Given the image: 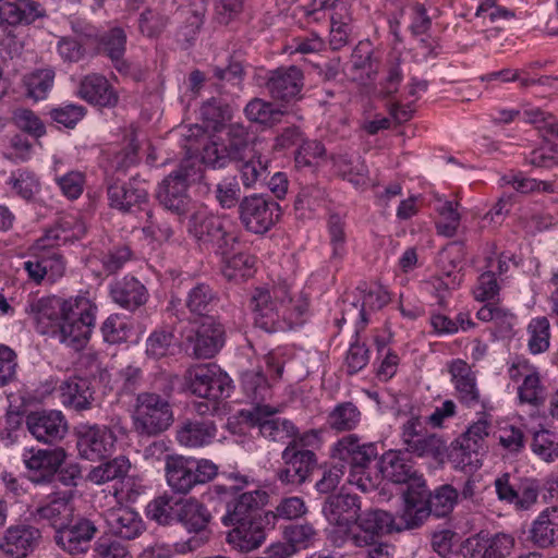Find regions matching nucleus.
<instances>
[{
    "label": "nucleus",
    "instance_id": "obj_33",
    "mask_svg": "<svg viewBox=\"0 0 558 558\" xmlns=\"http://www.w3.org/2000/svg\"><path fill=\"white\" fill-rule=\"evenodd\" d=\"M35 515L39 520L49 522L56 531L73 521L74 506L72 494L68 492L49 495L45 501L37 507Z\"/></svg>",
    "mask_w": 558,
    "mask_h": 558
},
{
    "label": "nucleus",
    "instance_id": "obj_44",
    "mask_svg": "<svg viewBox=\"0 0 558 558\" xmlns=\"http://www.w3.org/2000/svg\"><path fill=\"white\" fill-rule=\"evenodd\" d=\"M558 521V507H549L542 511L530 529V541L541 548H546L554 543L555 529Z\"/></svg>",
    "mask_w": 558,
    "mask_h": 558
},
{
    "label": "nucleus",
    "instance_id": "obj_4",
    "mask_svg": "<svg viewBox=\"0 0 558 558\" xmlns=\"http://www.w3.org/2000/svg\"><path fill=\"white\" fill-rule=\"evenodd\" d=\"M248 129L242 123H231L227 126L225 136L217 137L203 148L202 160L205 165L221 169L230 162L244 161L252 146Z\"/></svg>",
    "mask_w": 558,
    "mask_h": 558
},
{
    "label": "nucleus",
    "instance_id": "obj_51",
    "mask_svg": "<svg viewBox=\"0 0 558 558\" xmlns=\"http://www.w3.org/2000/svg\"><path fill=\"white\" fill-rule=\"evenodd\" d=\"M7 184L13 194L25 201H31L40 191L39 178L27 169H17L11 172Z\"/></svg>",
    "mask_w": 558,
    "mask_h": 558
},
{
    "label": "nucleus",
    "instance_id": "obj_14",
    "mask_svg": "<svg viewBox=\"0 0 558 558\" xmlns=\"http://www.w3.org/2000/svg\"><path fill=\"white\" fill-rule=\"evenodd\" d=\"M515 546V539L505 532H480L465 538L460 551L463 558H507Z\"/></svg>",
    "mask_w": 558,
    "mask_h": 558
},
{
    "label": "nucleus",
    "instance_id": "obj_2",
    "mask_svg": "<svg viewBox=\"0 0 558 558\" xmlns=\"http://www.w3.org/2000/svg\"><path fill=\"white\" fill-rule=\"evenodd\" d=\"M331 456L349 469L350 484L364 493L376 487L371 476V465L378 457V447L375 442L364 441L357 435L349 434L335 442Z\"/></svg>",
    "mask_w": 558,
    "mask_h": 558
},
{
    "label": "nucleus",
    "instance_id": "obj_7",
    "mask_svg": "<svg viewBox=\"0 0 558 558\" xmlns=\"http://www.w3.org/2000/svg\"><path fill=\"white\" fill-rule=\"evenodd\" d=\"M95 313L96 306L88 299L75 298L53 338L76 351L82 350L95 325Z\"/></svg>",
    "mask_w": 558,
    "mask_h": 558
},
{
    "label": "nucleus",
    "instance_id": "obj_56",
    "mask_svg": "<svg viewBox=\"0 0 558 558\" xmlns=\"http://www.w3.org/2000/svg\"><path fill=\"white\" fill-rule=\"evenodd\" d=\"M335 166L344 179L355 185L363 183L368 172L367 166L359 156H339Z\"/></svg>",
    "mask_w": 558,
    "mask_h": 558
},
{
    "label": "nucleus",
    "instance_id": "obj_46",
    "mask_svg": "<svg viewBox=\"0 0 558 558\" xmlns=\"http://www.w3.org/2000/svg\"><path fill=\"white\" fill-rule=\"evenodd\" d=\"M458 497V490L449 484L441 485L433 494L427 492L425 505L427 506L428 513L437 518L448 515L457 505Z\"/></svg>",
    "mask_w": 558,
    "mask_h": 558
},
{
    "label": "nucleus",
    "instance_id": "obj_32",
    "mask_svg": "<svg viewBox=\"0 0 558 558\" xmlns=\"http://www.w3.org/2000/svg\"><path fill=\"white\" fill-rule=\"evenodd\" d=\"M218 428L213 420L186 418L177 428V440L186 448H203L217 438Z\"/></svg>",
    "mask_w": 558,
    "mask_h": 558
},
{
    "label": "nucleus",
    "instance_id": "obj_52",
    "mask_svg": "<svg viewBox=\"0 0 558 558\" xmlns=\"http://www.w3.org/2000/svg\"><path fill=\"white\" fill-rule=\"evenodd\" d=\"M241 383L244 393L255 407L264 405L263 402L270 397V386L262 371L244 372Z\"/></svg>",
    "mask_w": 558,
    "mask_h": 558
},
{
    "label": "nucleus",
    "instance_id": "obj_20",
    "mask_svg": "<svg viewBox=\"0 0 558 558\" xmlns=\"http://www.w3.org/2000/svg\"><path fill=\"white\" fill-rule=\"evenodd\" d=\"M265 86L272 99L290 102L301 97L304 75L296 65L279 66L268 72Z\"/></svg>",
    "mask_w": 558,
    "mask_h": 558
},
{
    "label": "nucleus",
    "instance_id": "obj_48",
    "mask_svg": "<svg viewBox=\"0 0 558 558\" xmlns=\"http://www.w3.org/2000/svg\"><path fill=\"white\" fill-rule=\"evenodd\" d=\"M130 468V460L124 456H119L92 469L88 474V480L96 485H101L114 480H122L126 476Z\"/></svg>",
    "mask_w": 558,
    "mask_h": 558
},
{
    "label": "nucleus",
    "instance_id": "obj_47",
    "mask_svg": "<svg viewBox=\"0 0 558 558\" xmlns=\"http://www.w3.org/2000/svg\"><path fill=\"white\" fill-rule=\"evenodd\" d=\"M54 82L52 69H38L23 76L22 83L26 90L25 95L35 100H43L47 97Z\"/></svg>",
    "mask_w": 558,
    "mask_h": 558
},
{
    "label": "nucleus",
    "instance_id": "obj_29",
    "mask_svg": "<svg viewBox=\"0 0 558 558\" xmlns=\"http://www.w3.org/2000/svg\"><path fill=\"white\" fill-rule=\"evenodd\" d=\"M427 496L426 485L423 487H408L403 494L404 506L398 520L396 519L397 532L413 530L422 525L428 518L425 498Z\"/></svg>",
    "mask_w": 558,
    "mask_h": 558
},
{
    "label": "nucleus",
    "instance_id": "obj_43",
    "mask_svg": "<svg viewBox=\"0 0 558 558\" xmlns=\"http://www.w3.org/2000/svg\"><path fill=\"white\" fill-rule=\"evenodd\" d=\"M243 112L248 121L264 128H272L279 124L286 113L280 106L258 97L251 99L244 107Z\"/></svg>",
    "mask_w": 558,
    "mask_h": 558
},
{
    "label": "nucleus",
    "instance_id": "obj_41",
    "mask_svg": "<svg viewBox=\"0 0 558 558\" xmlns=\"http://www.w3.org/2000/svg\"><path fill=\"white\" fill-rule=\"evenodd\" d=\"M372 54L368 45L360 44L354 48L345 68V73L350 80L365 85L375 78L378 66Z\"/></svg>",
    "mask_w": 558,
    "mask_h": 558
},
{
    "label": "nucleus",
    "instance_id": "obj_24",
    "mask_svg": "<svg viewBox=\"0 0 558 558\" xmlns=\"http://www.w3.org/2000/svg\"><path fill=\"white\" fill-rule=\"evenodd\" d=\"M225 330L214 317L203 320L194 335L187 337L189 349L196 359H210L223 345Z\"/></svg>",
    "mask_w": 558,
    "mask_h": 558
},
{
    "label": "nucleus",
    "instance_id": "obj_39",
    "mask_svg": "<svg viewBox=\"0 0 558 558\" xmlns=\"http://www.w3.org/2000/svg\"><path fill=\"white\" fill-rule=\"evenodd\" d=\"M60 399L64 407L76 411L87 410L94 400V391L88 379L73 376L59 386Z\"/></svg>",
    "mask_w": 558,
    "mask_h": 558
},
{
    "label": "nucleus",
    "instance_id": "obj_28",
    "mask_svg": "<svg viewBox=\"0 0 558 558\" xmlns=\"http://www.w3.org/2000/svg\"><path fill=\"white\" fill-rule=\"evenodd\" d=\"M40 538L41 533L35 526H10L0 542V549L11 558H24L38 546Z\"/></svg>",
    "mask_w": 558,
    "mask_h": 558
},
{
    "label": "nucleus",
    "instance_id": "obj_16",
    "mask_svg": "<svg viewBox=\"0 0 558 558\" xmlns=\"http://www.w3.org/2000/svg\"><path fill=\"white\" fill-rule=\"evenodd\" d=\"M356 525L357 531L349 536L356 547L371 546L377 537L397 532L396 518L381 509H368L360 513Z\"/></svg>",
    "mask_w": 558,
    "mask_h": 558
},
{
    "label": "nucleus",
    "instance_id": "obj_31",
    "mask_svg": "<svg viewBox=\"0 0 558 558\" xmlns=\"http://www.w3.org/2000/svg\"><path fill=\"white\" fill-rule=\"evenodd\" d=\"M112 301L120 307L134 312L148 301L147 288L134 276L116 279L109 287Z\"/></svg>",
    "mask_w": 558,
    "mask_h": 558
},
{
    "label": "nucleus",
    "instance_id": "obj_9",
    "mask_svg": "<svg viewBox=\"0 0 558 558\" xmlns=\"http://www.w3.org/2000/svg\"><path fill=\"white\" fill-rule=\"evenodd\" d=\"M280 206L267 195L253 194L239 203V218L244 228L254 234L268 232L279 220Z\"/></svg>",
    "mask_w": 558,
    "mask_h": 558
},
{
    "label": "nucleus",
    "instance_id": "obj_25",
    "mask_svg": "<svg viewBox=\"0 0 558 558\" xmlns=\"http://www.w3.org/2000/svg\"><path fill=\"white\" fill-rule=\"evenodd\" d=\"M276 410L270 405L254 407L250 413L253 425H256L263 437L284 442L287 439L295 436L296 429L294 425L284 418L275 416Z\"/></svg>",
    "mask_w": 558,
    "mask_h": 558
},
{
    "label": "nucleus",
    "instance_id": "obj_13",
    "mask_svg": "<svg viewBox=\"0 0 558 558\" xmlns=\"http://www.w3.org/2000/svg\"><path fill=\"white\" fill-rule=\"evenodd\" d=\"M494 485L498 499L515 510H529L537 502L539 486L534 478L502 473L495 480Z\"/></svg>",
    "mask_w": 558,
    "mask_h": 558
},
{
    "label": "nucleus",
    "instance_id": "obj_63",
    "mask_svg": "<svg viewBox=\"0 0 558 558\" xmlns=\"http://www.w3.org/2000/svg\"><path fill=\"white\" fill-rule=\"evenodd\" d=\"M532 450L544 461H553L558 457V435L547 429L534 434Z\"/></svg>",
    "mask_w": 558,
    "mask_h": 558
},
{
    "label": "nucleus",
    "instance_id": "obj_54",
    "mask_svg": "<svg viewBox=\"0 0 558 558\" xmlns=\"http://www.w3.org/2000/svg\"><path fill=\"white\" fill-rule=\"evenodd\" d=\"M329 244L331 246L330 259L340 262L347 254L345 222L338 214H331L327 223Z\"/></svg>",
    "mask_w": 558,
    "mask_h": 558
},
{
    "label": "nucleus",
    "instance_id": "obj_17",
    "mask_svg": "<svg viewBox=\"0 0 558 558\" xmlns=\"http://www.w3.org/2000/svg\"><path fill=\"white\" fill-rule=\"evenodd\" d=\"M77 449L82 458L98 461L112 454L116 449L114 437L106 426L81 424L77 427Z\"/></svg>",
    "mask_w": 558,
    "mask_h": 558
},
{
    "label": "nucleus",
    "instance_id": "obj_53",
    "mask_svg": "<svg viewBox=\"0 0 558 558\" xmlns=\"http://www.w3.org/2000/svg\"><path fill=\"white\" fill-rule=\"evenodd\" d=\"M178 502L179 499L167 494L158 496L146 506V515L159 524H170L177 520Z\"/></svg>",
    "mask_w": 558,
    "mask_h": 558
},
{
    "label": "nucleus",
    "instance_id": "obj_59",
    "mask_svg": "<svg viewBox=\"0 0 558 558\" xmlns=\"http://www.w3.org/2000/svg\"><path fill=\"white\" fill-rule=\"evenodd\" d=\"M13 124L27 134L39 138L46 134V128L40 118L31 109L16 108L12 112Z\"/></svg>",
    "mask_w": 558,
    "mask_h": 558
},
{
    "label": "nucleus",
    "instance_id": "obj_38",
    "mask_svg": "<svg viewBox=\"0 0 558 558\" xmlns=\"http://www.w3.org/2000/svg\"><path fill=\"white\" fill-rule=\"evenodd\" d=\"M227 534V542L234 549L248 553L257 549L266 541V532L260 521H241Z\"/></svg>",
    "mask_w": 558,
    "mask_h": 558
},
{
    "label": "nucleus",
    "instance_id": "obj_27",
    "mask_svg": "<svg viewBox=\"0 0 558 558\" xmlns=\"http://www.w3.org/2000/svg\"><path fill=\"white\" fill-rule=\"evenodd\" d=\"M77 94L88 104L100 108H114L119 102L118 92L105 75L98 73L85 75Z\"/></svg>",
    "mask_w": 558,
    "mask_h": 558
},
{
    "label": "nucleus",
    "instance_id": "obj_57",
    "mask_svg": "<svg viewBox=\"0 0 558 558\" xmlns=\"http://www.w3.org/2000/svg\"><path fill=\"white\" fill-rule=\"evenodd\" d=\"M549 320L545 317L533 318L529 326L527 332L530 335L529 349L533 354L542 353L549 348Z\"/></svg>",
    "mask_w": 558,
    "mask_h": 558
},
{
    "label": "nucleus",
    "instance_id": "obj_22",
    "mask_svg": "<svg viewBox=\"0 0 558 558\" xmlns=\"http://www.w3.org/2000/svg\"><path fill=\"white\" fill-rule=\"evenodd\" d=\"M379 470L384 478L395 484H408V487H423L425 481L417 474L414 464L401 450H389L380 457Z\"/></svg>",
    "mask_w": 558,
    "mask_h": 558
},
{
    "label": "nucleus",
    "instance_id": "obj_62",
    "mask_svg": "<svg viewBox=\"0 0 558 558\" xmlns=\"http://www.w3.org/2000/svg\"><path fill=\"white\" fill-rule=\"evenodd\" d=\"M222 257V274L229 279H235L236 277H244L253 268L255 259L253 256L246 253H236L231 256L229 254Z\"/></svg>",
    "mask_w": 558,
    "mask_h": 558
},
{
    "label": "nucleus",
    "instance_id": "obj_11",
    "mask_svg": "<svg viewBox=\"0 0 558 558\" xmlns=\"http://www.w3.org/2000/svg\"><path fill=\"white\" fill-rule=\"evenodd\" d=\"M191 171L192 168L181 163L158 185L156 197L159 204L178 216H185L191 209L192 198L187 193Z\"/></svg>",
    "mask_w": 558,
    "mask_h": 558
},
{
    "label": "nucleus",
    "instance_id": "obj_64",
    "mask_svg": "<svg viewBox=\"0 0 558 558\" xmlns=\"http://www.w3.org/2000/svg\"><path fill=\"white\" fill-rule=\"evenodd\" d=\"M168 22V16L158 10L147 8L140 14L138 29L147 37H157L165 31Z\"/></svg>",
    "mask_w": 558,
    "mask_h": 558
},
{
    "label": "nucleus",
    "instance_id": "obj_36",
    "mask_svg": "<svg viewBox=\"0 0 558 558\" xmlns=\"http://www.w3.org/2000/svg\"><path fill=\"white\" fill-rule=\"evenodd\" d=\"M128 37L121 27H112L100 35L98 51L111 61L113 68L122 75H129L132 64L124 58Z\"/></svg>",
    "mask_w": 558,
    "mask_h": 558
},
{
    "label": "nucleus",
    "instance_id": "obj_8",
    "mask_svg": "<svg viewBox=\"0 0 558 558\" xmlns=\"http://www.w3.org/2000/svg\"><path fill=\"white\" fill-rule=\"evenodd\" d=\"M184 380L187 390L203 399H226L232 390L231 378L214 363L191 366Z\"/></svg>",
    "mask_w": 558,
    "mask_h": 558
},
{
    "label": "nucleus",
    "instance_id": "obj_60",
    "mask_svg": "<svg viewBox=\"0 0 558 558\" xmlns=\"http://www.w3.org/2000/svg\"><path fill=\"white\" fill-rule=\"evenodd\" d=\"M459 444V447L454 448L451 453L452 460L457 463V466L470 472L480 469L482 466L484 450L469 442H463L462 439H460Z\"/></svg>",
    "mask_w": 558,
    "mask_h": 558
},
{
    "label": "nucleus",
    "instance_id": "obj_61",
    "mask_svg": "<svg viewBox=\"0 0 558 558\" xmlns=\"http://www.w3.org/2000/svg\"><path fill=\"white\" fill-rule=\"evenodd\" d=\"M288 543L295 549H305L314 545L317 531L311 523L291 524L284 532Z\"/></svg>",
    "mask_w": 558,
    "mask_h": 558
},
{
    "label": "nucleus",
    "instance_id": "obj_30",
    "mask_svg": "<svg viewBox=\"0 0 558 558\" xmlns=\"http://www.w3.org/2000/svg\"><path fill=\"white\" fill-rule=\"evenodd\" d=\"M269 495L263 489L240 494L227 502L226 513L221 518L225 526L236 522L254 520L252 514L268 502Z\"/></svg>",
    "mask_w": 558,
    "mask_h": 558
},
{
    "label": "nucleus",
    "instance_id": "obj_19",
    "mask_svg": "<svg viewBox=\"0 0 558 558\" xmlns=\"http://www.w3.org/2000/svg\"><path fill=\"white\" fill-rule=\"evenodd\" d=\"M323 514L330 525L338 527L345 535L359 519L361 501L359 496L351 494H333L326 498Z\"/></svg>",
    "mask_w": 558,
    "mask_h": 558
},
{
    "label": "nucleus",
    "instance_id": "obj_3",
    "mask_svg": "<svg viewBox=\"0 0 558 558\" xmlns=\"http://www.w3.org/2000/svg\"><path fill=\"white\" fill-rule=\"evenodd\" d=\"M186 231L201 250L213 251L220 256L230 254L238 243L231 220L206 208L196 209L191 214Z\"/></svg>",
    "mask_w": 558,
    "mask_h": 558
},
{
    "label": "nucleus",
    "instance_id": "obj_18",
    "mask_svg": "<svg viewBox=\"0 0 558 558\" xmlns=\"http://www.w3.org/2000/svg\"><path fill=\"white\" fill-rule=\"evenodd\" d=\"M26 427L32 436L44 444L62 440L68 433V422L61 411H32L26 415Z\"/></svg>",
    "mask_w": 558,
    "mask_h": 558
},
{
    "label": "nucleus",
    "instance_id": "obj_6",
    "mask_svg": "<svg viewBox=\"0 0 558 558\" xmlns=\"http://www.w3.org/2000/svg\"><path fill=\"white\" fill-rule=\"evenodd\" d=\"M135 432L142 436H157L173 423V412L168 400L155 392L136 397L132 415Z\"/></svg>",
    "mask_w": 558,
    "mask_h": 558
},
{
    "label": "nucleus",
    "instance_id": "obj_55",
    "mask_svg": "<svg viewBox=\"0 0 558 558\" xmlns=\"http://www.w3.org/2000/svg\"><path fill=\"white\" fill-rule=\"evenodd\" d=\"M506 185H511L515 191L527 194L533 192L554 193L556 184L553 181H542L531 178H524L520 173H509L501 178Z\"/></svg>",
    "mask_w": 558,
    "mask_h": 558
},
{
    "label": "nucleus",
    "instance_id": "obj_21",
    "mask_svg": "<svg viewBox=\"0 0 558 558\" xmlns=\"http://www.w3.org/2000/svg\"><path fill=\"white\" fill-rule=\"evenodd\" d=\"M66 458L63 448L25 449L23 462L29 473V480L36 484L50 482Z\"/></svg>",
    "mask_w": 558,
    "mask_h": 558
},
{
    "label": "nucleus",
    "instance_id": "obj_34",
    "mask_svg": "<svg viewBox=\"0 0 558 558\" xmlns=\"http://www.w3.org/2000/svg\"><path fill=\"white\" fill-rule=\"evenodd\" d=\"M194 458L168 454L165 461L166 480L169 487L178 494H187L195 486Z\"/></svg>",
    "mask_w": 558,
    "mask_h": 558
},
{
    "label": "nucleus",
    "instance_id": "obj_26",
    "mask_svg": "<svg viewBox=\"0 0 558 558\" xmlns=\"http://www.w3.org/2000/svg\"><path fill=\"white\" fill-rule=\"evenodd\" d=\"M108 531L123 539H134L145 530V524L135 510L128 506L118 505L104 512Z\"/></svg>",
    "mask_w": 558,
    "mask_h": 558
},
{
    "label": "nucleus",
    "instance_id": "obj_45",
    "mask_svg": "<svg viewBox=\"0 0 558 558\" xmlns=\"http://www.w3.org/2000/svg\"><path fill=\"white\" fill-rule=\"evenodd\" d=\"M329 13L330 25H350V7L345 0H314L313 10L308 13L318 21Z\"/></svg>",
    "mask_w": 558,
    "mask_h": 558
},
{
    "label": "nucleus",
    "instance_id": "obj_10",
    "mask_svg": "<svg viewBox=\"0 0 558 558\" xmlns=\"http://www.w3.org/2000/svg\"><path fill=\"white\" fill-rule=\"evenodd\" d=\"M405 452L418 458L439 460L446 452V442L436 434L425 430L418 416H411L401 427Z\"/></svg>",
    "mask_w": 558,
    "mask_h": 558
},
{
    "label": "nucleus",
    "instance_id": "obj_40",
    "mask_svg": "<svg viewBox=\"0 0 558 558\" xmlns=\"http://www.w3.org/2000/svg\"><path fill=\"white\" fill-rule=\"evenodd\" d=\"M211 520L207 507L195 498H181L177 507V520L189 532L204 531Z\"/></svg>",
    "mask_w": 558,
    "mask_h": 558
},
{
    "label": "nucleus",
    "instance_id": "obj_49",
    "mask_svg": "<svg viewBox=\"0 0 558 558\" xmlns=\"http://www.w3.org/2000/svg\"><path fill=\"white\" fill-rule=\"evenodd\" d=\"M361 412L352 402L337 404L328 414L327 423L336 432H349L357 427Z\"/></svg>",
    "mask_w": 558,
    "mask_h": 558
},
{
    "label": "nucleus",
    "instance_id": "obj_12",
    "mask_svg": "<svg viewBox=\"0 0 558 558\" xmlns=\"http://www.w3.org/2000/svg\"><path fill=\"white\" fill-rule=\"evenodd\" d=\"M282 466L276 471V477L284 485L304 484L317 465L314 451L302 448L296 441H290L281 452Z\"/></svg>",
    "mask_w": 558,
    "mask_h": 558
},
{
    "label": "nucleus",
    "instance_id": "obj_15",
    "mask_svg": "<svg viewBox=\"0 0 558 558\" xmlns=\"http://www.w3.org/2000/svg\"><path fill=\"white\" fill-rule=\"evenodd\" d=\"M73 303L74 299L63 300L58 296L32 299L27 302L25 312L34 320L39 333L53 337L68 314V307Z\"/></svg>",
    "mask_w": 558,
    "mask_h": 558
},
{
    "label": "nucleus",
    "instance_id": "obj_50",
    "mask_svg": "<svg viewBox=\"0 0 558 558\" xmlns=\"http://www.w3.org/2000/svg\"><path fill=\"white\" fill-rule=\"evenodd\" d=\"M199 116L206 128L218 131L232 118V110L222 99L211 97L202 104Z\"/></svg>",
    "mask_w": 558,
    "mask_h": 558
},
{
    "label": "nucleus",
    "instance_id": "obj_58",
    "mask_svg": "<svg viewBox=\"0 0 558 558\" xmlns=\"http://www.w3.org/2000/svg\"><path fill=\"white\" fill-rule=\"evenodd\" d=\"M133 257L131 247L126 244H117L100 254V263L104 270L113 275L121 270Z\"/></svg>",
    "mask_w": 558,
    "mask_h": 558
},
{
    "label": "nucleus",
    "instance_id": "obj_23",
    "mask_svg": "<svg viewBox=\"0 0 558 558\" xmlns=\"http://www.w3.org/2000/svg\"><path fill=\"white\" fill-rule=\"evenodd\" d=\"M96 533L97 527L92 520L78 518L56 531L54 541L62 550L77 555L87 551Z\"/></svg>",
    "mask_w": 558,
    "mask_h": 558
},
{
    "label": "nucleus",
    "instance_id": "obj_35",
    "mask_svg": "<svg viewBox=\"0 0 558 558\" xmlns=\"http://www.w3.org/2000/svg\"><path fill=\"white\" fill-rule=\"evenodd\" d=\"M449 373L454 385L457 399L468 408H475L481 401L475 373L466 362L460 359L451 362Z\"/></svg>",
    "mask_w": 558,
    "mask_h": 558
},
{
    "label": "nucleus",
    "instance_id": "obj_37",
    "mask_svg": "<svg viewBox=\"0 0 558 558\" xmlns=\"http://www.w3.org/2000/svg\"><path fill=\"white\" fill-rule=\"evenodd\" d=\"M108 199L112 208L123 213L131 211L133 207H140L148 198L146 189L136 180L126 183L113 182L108 186Z\"/></svg>",
    "mask_w": 558,
    "mask_h": 558
},
{
    "label": "nucleus",
    "instance_id": "obj_5",
    "mask_svg": "<svg viewBox=\"0 0 558 558\" xmlns=\"http://www.w3.org/2000/svg\"><path fill=\"white\" fill-rule=\"evenodd\" d=\"M69 225V221H64V223L48 230L44 236L36 240L31 248L50 282L61 278L65 271V260L58 247L69 241L78 240L85 234V227L82 222H75V229L71 234L65 229V226Z\"/></svg>",
    "mask_w": 558,
    "mask_h": 558
},
{
    "label": "nucleus",
    "instance_id": "obj_1",
    "mask_svg": "<svg viewBox=\"0 0 558 558\" xmlns=\"http://www.w3.org/2000/svg\"><path fill=\"white\" fill-rule=\"evenodd\" d=\"M250 305L255 327L268 333L301 326L308 312L306 295L293 292L286 282L256 288Z\"/></svg>",
    "mask_w": 558,
    "mask_h": 558
},
{
    "label": "nucleus",
    "instance_id": "obj_42",
    "mask_svg": "<svg viewBox=\"0 0 558 558\" xmlns=\"http://www.w3.org/2000/svg\"><path fill=\"white\" fill-rule=\"evenodd\" d=\"M218 293L207 283L199 282L191 288L185 298V306L192 315L202 317L207 320V317L218 305Z\"/></svg>",
    "mask_w": 558,
    "mask_h": 558
}]
</instances>
